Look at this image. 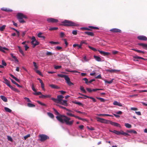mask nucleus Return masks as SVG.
Instances as JSON below:
<instances>
[{
	"mask_svg": "<svg viewBox=\"0 0 147 147\" xmlns=\"http://www.w3.org/2000/svg\"><path fill=\"white\" fill-rule=\"evenodd\" d=\"M127 132L128 133H134V134H137V132L135 130H127Z\"/></svg>",
	"mask_w": 147,
	"mask_h": 147,
	"instance_id": "obj_25",
	"label": "nucleus"
},
{
	"mask_svg": "<svg viewBox=\"0 0 147 147\" xmlns=\"http://www.w3.org/2000/svg\"><path fill=\"white\" fill-rule=\"evenodd\" d=\"M80 90L82 91L83 93H86V90L84 89V87L82 86H80Z\"/></svg>",
	"mask_w": 147,
	"mask_h": 147,
	"instance_id": "obj_32",
	"label": "nucleus"
},
{
	"mask_svg": "<svg viewBox=\"0 0 147 147\" xmlns=\"http://www.w3.org/2000/svg\"><path fill=\"white\" fill-rule=\"evenodd\" d=\"M57 76L59 77L64 78L66 81V83L69 86H71L74 85V84L70 81V79L67 76L63 74H58Z\"/></svg>",
	"mask_w": 147,
	"mask_h": 147,
	"instance_id": "obj_3",
	"label": "nucleus"
},
{
	"mask_svg": "<svg viewBox=\"0 0 147 147\" xmlns=\"http://www.w3.org/2000/svg\"><path fill=\"white\" fill-rule=\"evenodd\" d=\"M72 33L74 35H76L77 34V32L76 30H74L72 31Z\"/></svg>",
	"mask_w": 147,
	"mask_h": 147,
	"instance_id": "obj_63",
	"label": "nucleus"
},
{
	"mask_svg": "<svg viewBox=\"0 0 147 147\" xmlns=\"http://www.w3.org/2000/svg\"><path fill=\"white\" fill-rule=\"evenodd\" d=\"M82 45L81 44L79 45L78 44H75L73 45V47H78V49H79L80 48H81L82 47Z\"/></svg>",
	"mask_w": 147,
	"mask_h": 147,
	"instance_id": "obj_27",
	"label": "nucleus"
},
{
	"mask_svg": "<svg viewBox=\"0 0 147 147\" xmlns=\"http://www.w3.org/2000/svg\"><path fill=\"white\" fill-rule=\"evenodd\" d=\"M61 25L66 26H78V24L72 21L65 20L61 22Z\"/></svg>",
	"mask_w": 147,
	"mask_h": 147,
	"instance_id": "obj_2",
	"label": "nucleus"
},
{
	"mask_svg": "<svg viewBox=\"0 0 147 147\" xmlns=\"http://www.w3.org/2000/svg\"><path fill=\"white\" fill-rule=\"evenodd\" d=\"M33 94L35 95H41L42 93L40 92H35L33 93Z\"/></svg>",
	"mask_w": 147,
	"mask_h": 147,
	"instance_id": "obj_44",
	"label": "nucleus"
},
{
	"mask_svg": "<svg viewBox=\"0 0 147 147\" xmlns=\"http://www.w3.org/2000/svg\"><path fill=\"white\" fill-rule=\"evenodd\" d=\"M3 79L4 80V82H3L5 84L10 88L12 86L10 84V82L5 78H4Z\"/></svg>",
	"mask_w": 147,
	"mask_h": 147,
	"instance_id": "obj_15",
	"label": "nucleus"
},
{
	"mask_svg": "<svg viewBox=\"0 0 147 147\" xmlns=\"http://www.w3.org/2000/svg\"><path fill=\"white\" fill-rule=\"evenodd\" d=\"M0 97L1 99L5 102H7V99L5 96L3 95H1L0 96Z\"/></svg>",
	"mask_w": 147,
	"mask_h": 147,
	"instance_id": "obj_24",
	"label": "nucleus"
},
{
	"mask_svg": "<svg viewBox=\"0 0 147 147\" xmlns=\"http://www.w3.org/2000/svg\"><path fill=\"white\" fill-rule=\"evenodd\" d=\"M51 95L50 94L46 95L41 94V95L39 96V97L40 98H50L51 97Z\"/></svg>",
	"mask_w": 147,
	"mask_h": 147,
	"instance_id": "obj_14",
	"label": "nucleus"
},
{
	"mask_svg": "<svg viewBox=\"0 0 147 147\" xmlns=\"http://www.w3.org/2000/svg\"><path fill=\"white\" fill-rule=\"evenodd\" d=\"M108 124H110L111 125H113L114 126H117V127H118L119 126V124L113 122L112 121H111L109 120V121L108 122Z\"/></svg>",
	"mask_w": 147,
	"mask_h": 147,
	"instance_id": "obj_13",
	"label": "nucleus"
},
{
	"mask_svg": "<svg viewBox=\"0 0 147 147\" xmlns=\"http://www.w3.org/2000/svg\"><path fill=\"white\" fill-rule=\"evenodd\" d=\"M5 50L8 51L9 49L5 47H2L0 46V51L3 53H5Z\"/></svg>",
	"mask_w": 147,
	"mask_h": 147,
	"instance_id": "obj_19",
	"label": "nucleus"
},
{
	"mask_svg": "<svg viewBox=\"0 0 147 147\" xmlns=\"http://www.w3.org/2000/svg\"><path fill=\"white\" fill-rule=\"evenodd\" d=\"M64 98L63 96L61 95H59L57 96V99L54 98H52L51 99L54 101L55 102L59 103L62 100V99Z\"/></svg>",
	"mask_w": 147,
	"mask_h": 147,
	"instance_id": "obj_5",
	"label": "nucleus"
},
{
	"mask_svg": "<svg viewBox=\"0 0 147 147\" xmlns=\"http://www.w3.org/2000/svg\"><path fill=\"white\" fill-rule=\"evenodd\" d=\"M94 57L96 60L98 61H101V58L98 56L94 55Z\"/></svg>",
	"mask_w": 147,
	"mask_h": 147,
	"instance_id": "obj_23",
	"label": "nucleus"
},
{
	"mask_svg": "<svg viewBox=\"0 0 147 147\" xmlns=\"http://www.w3.org/2000/svg\"><path fill=\"white\" fill-rule=\"evenodd\" d=\"M10 54L11 57L14 59L17 62H18V60L17 59V58L16 57V56H13V54L12 53H11Z\"/></svg>",
	"mask_w": 147,
	"mask_h": 147,
	"instance_id": "obj_33",
	"label": "nucleus"
},
{
	"mask_svg": "<svg viewBox=\"0 0 147 147\" xmlns=\"http://www.w3.org/2000/svg\"><path fill=\"white\" fill-rule=\"evenodd\" d=\"M49 43L51 44H54V45H57L58 44H59V42H54L53 41H51L49 42Z\"/></svg>",
	"mask_w": 147,
	"mask_h": 147,
	"instance_id": "obj_43",
	"label": "nucleus"
},
{
	"mask_svg": "<svg viewBox=\"0 0 147 147\" xmlns=\"http://www.w3.org/2000/svg\"><path fill=\"white\" fill-rule=\"evenodd\" d=\"M33 64L34 65V66L35 67V68H34V70H36V69H38V67L36 63L35 62H33Z\"/></svg>",
	"mask_w": 147,
	"mask_h": 147,
	"instance_id": "obj_36",
	"label": "nucleus"
},
{
	"mask_svg": "<svg viewBox=\"0 0 147 147\" xmlns=\"http://www.w3.org/2000/svg\"><path fill=\"white\" fill-rule=\"evenodd\" d=\"M71 112H72V111H71ZM70 112H69V111H68V112H67L66 113L67 115L69 116L75 117L76 118H78V119H80V120H82V118L78 116H76L75 115H74L70 113Z\"/></svg>",
	"mask_w": 147,
	"mask_h": 147,
	"instance_id": "obj_11",
	"label": "nucleus"
},
{
	"mask_svg": "<svg viewBox=\"0 0 147 147\" xmlns=\"http://www.w3.org/2000/svg\"><path fill=\"white\" fill-rule=\"evenodd\" d=\"M83 80H84L85 81V83L86 84H88V79L86 78H84L83 79Z\"/></svg>",
	"mask_w": 147,
	"mask_h": 147,
	"instance_id": "obj_53",
	"label": "nucleus"
},
{
	"mask_svg": "<svg viewBox=\"0 0 147 147\" xmlns=\"http://www.w3.org/2000/svg\"><path fill=\"white\" fill-rule=\"evenodd\" d=\"M138 45L139 46H141L143 49L147 50V44L143 43H139Z\"/></svg>",
	"mask_w": 147,
	"mask_h": 147,
	"instance_id": "obj_16",
	"label": "nucleus"
},
{
	"mask_svg": "<svg viewBox=\"0 0 147 147\" xmlns=\"http://www.w3.org/2000/svg\"><path fill=\"white\" fill-rule=\"evenodd\" d=\"M97 121L106 124H108V122L109 121L108 120H107L105 119L98 117H97Z\"/></svg>",
	"mask_w": 147,
	"mask_h": 147,
	"instance_id": "obj_10",
	"label": "nucleus"
},
{
	"mask_svg": "<svg viewBox=\"0 0 147 147\" xmlns=\"http://www.w3.org/2000/svg\"><path fill=\"white\" fill-rule=\"evenodd\" d=\"M61 66L57 65V66H55L54 67V68L55 69H58L61 68Z\"/></svg>",
	"mask_w": 147,
	"mask_h": 147,
	"instance_id": "obj_59",
	"label": "nucleus"
},
{
	"mask_svg": "<svg viewBox=\"0 0 147 147\" xmlns=\"http://www.w3.org/2000/svg\"><path fill=\"white\" fill-rule=\"evenodd\" d=\"M39 137L40 138V140L41 142L44 141L49 139V137L46 135L43 134L39 135Z\"/></svg>",
	"mask_w": 147,
	"mask_h": 147,
	"instance_id": "obj_7",
	"label": "nucleus"
},
{
	"mask_svg": "<svg viewBox=\"0 0 147 147\" xmlns=\"http://www.w3.org/2000/svg\"><path fill=\"white\" fill-rule=\"evenodd\" d=\"M81 29L82 30H91L89 28H86V27H82L81 28Z\"/></svg>",
	"mask_w": 147,
	"mask_h": 147,
	"instance_id": "obj_37",
	"label": "nucleus"
},
{
	"mask_svg": "<svg viewBox=\"0 0 147 147\" xmlns=\"http://www.w3.org/2000/svg\"><path fill=\"white\" fill-rule=\"evenodd\" d=\"M53 110L55 114L56 115H58L56 117V118L61 123H65L67 125L69 126H71L73 124L74 122V120L70 121L71 119L70 118L65 115L60 114L54 108H53Z\"/></svg>",
	"mask_w": 147,
	"mask_h": 147,
	"instance_id": "obj_1",
	"label": "nucleus"
},
{
	"mask_svg": "<svg viewBox=\"0 0 147 147\" xmlns=\"http://www.w3.org/2000/svg\"><path fill=\"white\" fill-rule=\"evenodd\" d=\"M88 28L92 29H94L95 30H99V28L97 27L92 26H89Z\"/></svg>",
	"mask_w": 147,
	"mask_h": 147,
	"instance_id": "obj_42",
	"label": "nucleus"
},
{
	"mask_svg": "<svg viewBox=\"0 0 147 147\" xmlns=\"http://www.w3.org/2000/svg\"><path fill=\"white\" fill-rule=\"evenodd\" d=\"M34 70L36 71V72L37 74H38L39 75H40V76H41L42 75V74H41V72L40 71H39V70H37V69H36Z\"/></svg>",
	"mask_w": 147,
	"mask_h": 147,
	"instance_id": "obj_45",
	"label": "nucleus"
},
{
	"mask_svg": "<svg viewBox=\"0 0 147 147\" xmlns=\"http://www.w3.org/2000/svg\"><path fill=\"white\" fill-rule=\"evenodd\" d=\"M65 35L64 32H61L60 33V36L61 37L63 38L65 36Z\"/></svg>",
	"mask_w": 147,
	"mask_h": 147,
	"instance_id": "obj_51",
	"label": "nucleus"
},
{
	"mask_svg": "<svg viewBox=\"0 0 147 147\" xmlns=\"http://www.w3.org/2000/svg\"><path fill=\"white\" fill-rule=\"evenodd\" d=\"M32 90L34 91L35 92H36V90L34 88V84H32Z\"/></svg>",
	"mask_w": 147,
	"mask_h": 147,
	"instance_id": "obj_52",
	"label": "nucleus"
},
{
	"mask_svg": "<svg viewBox=\"0 0 147 147\" xmlns=\"http://www.w3.org/2000/svg\"><path fill=\"white\" fill-rule=\"evenodd\" d=\"M41 85L42 89L44 90H45V88H44V84L43 83H41Z\"/></svg>",
	"mask_w": 147,
	"mask_h": 147,
	"instance_id": "obj_58",
	"label": "nucleus"
},
{
	"mask_svg": "<svg viewBox=\"0 0 147 147\" xmlns=\"http://www.w3.org/2000/svg\"><path fill=\"white\" fill-rule=\"evenodd\" d=\"M27 106L30 107H35V105H34L29 103H27Z\"/></svg>",
	"mask_w": 147,
	"mask_h": 147,
	"instance_id": "obj_31",
	"label": "nucleus"
},
{
	"mask_svg": "<svg viewBox=\"0 0 147 147\" xmlns=\"http://www.w3.org/2000/svg\"><path fill=\"white\" fill-rule=\"evenodd\" d=\"M113 104L114 105L119 106V103L116 101H115L113 103Z\"/></svg>",
	"mask_w": 147,
	"mask_h": 147,
	"instance_id": "obj_55",
	"label": "nucleus"
},
{
	"mask_svg": "<svg viewBox=\"0 0 147 147\" xmlns=\"http://www.w3.org/2000/svg\"><path fill=\"white\" fill-rule=\"evenodd\" d=\"M37 102L40 105H41L42 106H46V105L43 103H42L41 102H40L39 101H37Z\"/></svg>",
	"mask_w": 147,
	"mask_h": 147,
	"instance_id": "obj_48",
	"label": "nucleus"
},
{
	"mask_svg": "<svg viewBox=\"0 0 147 147\" xmlns=\"http://www.w3.org/2000/svg\"><path fill=\"white\" fill-rule=\"evenodd\" d=\"M47 21L49 23H56L58 22V20L57 19L51 18L47 19Z\"/></svg>",
	"mask_w": 147,
	"mask_h": 147,
	"instance_id": "obj_9",
	"label": "nucleus"
},
{
	"mask_svg": "<svg viewBox=\"0 0 147 147\" xmlns=\"http://www.w3.org/2000/svg\"><path fill=\"white\" fill-rule=\"evenodd\" d=\"M88 47L91 50H93L94 51H97V50L95 48H94L90 46H88ZM101 54L103 55L104 56H107L109 55V53L108 52H105L102 51H100L99 50H97Z\"/></svg>",
	"mask_w": 147,
	"mask_h": 147,
	"instance_id": "obj_6",
	"label": "nucleus"
},
{
	"mask_svg": "<svg viewBox=\"0 0 147 147\" xmlns=\"http://www.w3.org/2000/svg\"><path fill=\"white\" fill-rule=\"evenodd\" d=\"M30 134H28V135H27L24 136V139L25 140H26L27 139V138H28L30 137Z\"/></svg>",
	"mask_w": 147,
	"mask_h": 147,
	"instance_id": "obj_62",
	"label": "nucleus"
},
{
	"mask_svg": "<svg viewBox=\"0 0 147 147\" xmlns=\"http://www.w3.org/2000/svg\"><path fill=\"white\" fill-rule=\"evenodd\" d=\"M24 99L27 101L28 102H31V100L28 98L25 97Z\"/></svg>",
	"mask_w": 147,
	"mask_h": 147,
	"instance_id": "obj_54",
	"label": "nucleus"
},
{
	"mask_svg": "<svg viewBox=\"0 0 147 147\" xmlns=\"http://www.w3.org/2000/svg\"><path fill=\"white\" fill-rule=\"evenodd\" d=\"M18 48L19 49V51L22 54L23 56H24V52L22 50V49L21 48V47L20 46H18Z\"/></svg>",
	"mask_w": 147,
	"mask_h": 147,
	"instance_id": "obj_30",
	"label": "nucleus"
},
{
	"mask_svg": "<svg viewBox=\"0 0 147 147\" xmlns=\"http://www.w3.org/2000/svg\"><path fill=\"white\" fill-rule=\"evenodd\" d=\"M58 107H59L60 108H61V109H66L67 111H69V112H71V110H69V109H66V108L64 107H63L61 106L60 105H57Z\"/></svg>",
	"mask_w": 147,
	"mask_h": 147,
	"instance_id": "obj_29",
	"label": "nucleus"
},
{
	"mask_svg": "<svg viewBox=\"0 0 147 147\" xmlns=\"http://www.w3.org/2000/svg\"><path fill=\"white\" fill-rule=\"evenodd\" d=\"M82 45L81 44L79 45L78 44H75L73 45V47H78V49H79L80 48H81L82 47Z\"/></svg>",
	"mask_w": 147,
	"mask_h": 147,
	"instance_id": "obj_26",
	"label": "nucleus"
},
{
	"mask_svg": "<svg viewBox=\"0 0 147 147\" xmlns=\"http://www.w3.org/2000/svg\"><path fill=\"white\" fill-rule=\"evenodd\" d=\"M96 98L98 99L99 100H100L102 102H105V100L102 98L96 97Z\"/></svg>",
	"mask_w": 147,
	"mask_h": 147,
	"instance_id": "obj_38",
	"label": "nucleus"
},
{
	"mask_svg": "<svg viewBox=\"0 0 147 147\" xmlns=\"http://www.w3.org/2000/svg\"><path fill=\"white\" fill-rule=\"evenodd\" d=\"M42 33L40 32L38 34V36L39 38H45V37L44 36H42Z\"/></svg>",
	"mask_w": 147,
	"mask_h": 147,
	"instance_id": "obj_49",
	"label": "nucleus"
},
{
	"mask_svg": "<svg viewBox=\"0 0 147 147\" xmlns=\"http://www.w3.org/2000/svg\"><path fill=\"white\" fill-rule=\"evenodd\" d=\"M125 126L127 128H131L132 127L131 125L128 123H125Z\"/></svg>",
	"mask_w": 147,
	"mask_h": 147,
	"instance_id": "obj_35",
	"label": "nucleus"
},
{
	"mask_svg": "<svg viewBox=\"0 0 147 147\" xmlns=\"http://www.w3.org/2000/svg\"><path fill=\"white\" fill-rule=\"evenodd\" d=\"M106 71L111 73H114L118 71L119 70L115 69H108L106 70Z\"/></svg>",
	"mask_w": 147,
	"mask_h": 147,
	"instance_id": "obj_17",
	"label": "nucleus"
},
{
	"mask_svg": "<svg viewBox=\"0 0 147 147\" xmlns=\"http://www.w3.org/2000/svg\"><path fill=\"white\" fill-rule=\"evenodd\" d=\"M47 115L49 117L52 118H53L54 117V116L52 113H48Z\"/></svg>",
	"mask_w": 147,
	"mask_h": 147,
	"instance_id": "obj_39",
	"label": "nucleus"
},
{
	"mask_svg": "<svg viewBox=\"0 0 147 147\" xmlns=\"http://www.w3.org/2000/svg\"><path fill=\"white\" fill-rule=\"evenodd\" d=\"M138 39L140 40L146 41L147 40V38L145 36L141 35L137 37Z\"/></svg>",
	"mask_w": 147,
	"mask_h": 147,
	"instance_id": "obj_12",
	"label": "nucleus"
},
{
	"mask_svg": "<svg viewBox=\"0 0 147 147\" xmlns=\"http://www.w3.org/2000/svg\"><path fill=\"white\" fill-rule=\"evenodd\" d=\"M84 33L85 34L91 36H93L94 35V33L92 32L86 31Z\"/></svg>",
	"mask_w": 147,
	"mask_h": 147,
	"instance_id": "obj_18",
	"label": "nucleus"
},
{
	"mask_svg": "<svg viewBox=\"0 0 147 147\" xmlns=\"http://www.w3.org/2000/svg\"><path fill=\"white\" fill-rule=\"evenodd\" d=\"M6 27L5 25H3L2 26L0 27V30L1 31H3L5 29Z\"/></svg>",
	"mask_w": 147,
	"mask_h": 147,
	"instance_id": "obj_47",
	"label": "nucleus"
},
{
	"mask_svg": "<svg viewBox=\"0 0 147 147\" xmlns=\"http://www.w3.org/2000/svg\"><path fill=\"white\" fill-rule=\"evenodd\" d=\"M32 41L31 42V43L32 45H33V47H34L36 46L39 44V42L36 40L35 37L32 36Z\"/></svg>",
	"mask_w": 147,
	"mask_h": 147,
	"instance_id": "obj_8",
	"label": "nucleus"
},
{
	"mask_svg": "<svg viewBox=\"0 0 147 147\" xmlns=\"http://www.w3.org/2000/svg\"><path fill=\"white\" fill-rule=\"evenodd\" d=\"M109 131L110 132H113L117 135H119V131H116V130H114L113 131H112L111 130H110Z\"/></svg>",
	"mask_w": 147,
	"mask_h": 147,
	"instance_id": "obj_41",
	"label": "nucleus"
},
{
	"mask_svg": "<svg viewBox=\"0 0 147 147\" xmlns=\"http://www.w3.org/2000/svg\"><path fill=\"white\" fill-rule=\"evenodd\" d=\"M110 31L112 32H119V30L117 28H113L110 29Z\"/></svg>",
	"mask_w": 147,
	"mask_h": 147,
	"instance_id": "obj_21",
	"label": "nucleus"
},
{
	"mask_svg": "<svg viewBox=\"0 0 147 147\" xmlns=\"http://www.w3.org/2000/svg\"><path fill=\"white\" fill-rule=\"evenodd\" d=\"M17 17L19 22L20 23L25 22V21L23 19L24 18L26 19L27 18V17L26 15L20 13H18L17 14Z\"/></svg>",
	"mask_w": 147,
	"mask_h": 147,
	"instance_id": "obj_4",
	"label": "nucleus"
},
{
	"mask_svg": "<svg viewBox=\"0 0 147 147\" xmlns=\"http://www.w3.org/2000/svg\"><path fill=\"white\" fill-rule=\"evenodd\" d=\"M74 103L78 105H82V103L80 102H74Z\"/></svg>",
	"mask_w": 147,
	"mask_h": 147,
	"instance_id": "obj_61",
	"label": "nucleus"
},
{
	"mask_svg": "<svg viewBox=\"0 0 147 147\" xmlns=\"http://www.w3.org/2000/svg\"><path fill=\"white\" fill-rule=\"evenodd\" d=\"M49 86L52 88L59 89L60 87H58L57 86L55 85L54 84H52L50 85Z\"/></svg>",
	"mask_w": 147,
	"mask_h": 147,
	"instance_id": "obj_20",
	"label": "nucleus"
},
{
	"mask_svg": "<svg viewBox=\"0 0 147 147\" xmlns=\"http://www.w3.org/2000/svg\"><path fill=\"white\" fill-rule=\"evenodd\" d=\"M7 139L9 141H10L11 142L13 141V140L11 137L9 136H7Z\"/></svg>",
	"mask_w": 147,
	"mask_h": 147,
	"instance_id": "obj_56",
	"label": "nucleus"
},
{
	"mask_svg": "<svg viewBox=\"0 0 147 147\" xmlns=\"http://www.w3.org/2000/svg\"><path fill=\"white\" fill-rule=\"evenodd\" d=\"M87 98H90V99H92V100L94 102H96V100L94 98H93L92 97L87 96Z\"/></svg>",
	"mask_w": 147,
	"mask_h": 147,
	"instance_id": "obj_46",
	"label": "nucleus"
},
{
	"mask_svg": "<svg viewBox=\"0 0 147 147\" xmlns=\"http://www.w3.org/2000/svg\"><path fill=\"white\" fill-rule=\"evenodd\" d=\"M2 64L3 65V66H6V65H7L6 63V62H5V61L4 60H2Z\"/></svg>",
	"mask_w": 147,
	"mask_h": 147,
	"instance_id": "obj_60",
	"label": "nucleus"
},
{
	"mask_svg": "<svg viewBox=\"0 0 147 147\" xmlns=\"http://www.w3.org/2000/svg\"><path fill=\"white\" fill-rule=\"evenodd\" d=\"M10 88L12 90H13V91H15V92L19 93L20 92V91L17 88H15L11 86Z\"/></svg>",
	"mask_w": 147,
	"mask_h": 147,
	"instance_id": "obj_28",
	"label": "nucleus"
},
{
	"mask_svg": "<svg viewBox=\"0 0 147 147\" xmlns=\"http://www.w3.org/2000/svg\"><path fill=\"white\" fill-rule=\"evenodd\" d=\"M46 54L47 56H51L53 55V53L51 52L47 51V52Z\"/></svg>",
	"mask_w": 147,
	"mask_h": 147,
	"instance_id": "obj_40",
	"label": "nucleus"
},
{
	"mask_svg": "<svg viewBox=\"0 0 147 147\" xmlns=\"http://www.w3.org/2000/svg\"><path fill=\"white\" fill-rule=\"evenodd\" d=\"M83 59L85 61H88L89 60V59L87 58L85 56L84 57Z\"/></svg>",
	"mask_w": 147,
	"mask_h": 147,
	"instance_id": "obj_64",
	"label": "nucleus"
},
{
	"mask_svg": "<svg viewBox=\"0 0 147 147\" xmlns=\"http://www.w3.org/2000/svg\"><path fill=\"white\" fill-rule=\"evenodd\" d=\"M86 90L89 92H92V89L90 88H86Z\"/></svg>",
	"mask_w": 147,
	"mask_h": 147,
	"instance_id": "obj_57",
	"label": "nucleus"
},
{
	"mask_svg": "<svg viewBox=\"0 0 147 147\" xmlns=\"http://www.w3.org/2000/svg\"><path fill=\"white\" fill-rule=\"evenodd\" d=\"M59 103L64 106H67V100H62Z\"/></svg>",
	"mask_w": 147,
	"mask_h": 147,
	"instance_id": "obj_22",
	"label": "nucleus"
},
{
	"mask_svg": "<svg viewBox=\"0 0 147 147\" xmlns=\"http://www.w3.org/2000/svg\"><path fill=\"white\" fill-rule=\"evenodd\" d=\"M58 29L57 27H53L49 29V30L50 31L56 30Z\"/></svg>",
	"mask_w": 147,
	"mask_h": 147,
	"instance_id": "obj_50",
	"label": "nucleus"
},
{
	"mask_svg": "<svg viewBox=\"0 0 147 147\" xmlns=\"http://www.w3.org/2000/svg\"><path fill=\"white\" fill-rule=\"evenodd\" d=\"M4 109L6 111L8 112L9 113H11L12 111L11 110L9 109V108L6 107H5L4 108Z\"/></svg>",
	"mask_w": 147,
	"mask_h": 147,
	"instance_id": "obj_34",
	"label": "nucleus"
}]
</instances>
